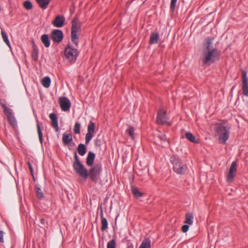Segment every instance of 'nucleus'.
<instances>
[{
  "instance_id": "obj_44",
  "label": "nucleus",
  "mask_w": 248,
  "mask_h": 248,
  "mask_svg": "<svg viewBox=\"0 0 248 248\" xmlns=\"http://www.w3.org/2000/svg\"><path fill=\"white\" fill-rule=\"evenodd\" d=\"M3 232L1 231H0V243L3 242Z\"/></svg>"
},
{
  "instance_id": "obj_32",
  "label": "nucleus",
  "mask_w": 248,
  "mask_h": 248,
  "mask_svg": "<svg viewBox=\"0 0 248 248\" xmlns=\"http://www.w3.org/2000/svg\"><path fill=\"white\" fill-rule=\"evenodd\" d=\"M126 131L132 139H134V128L133 127L129 126V128L126 130Z\"/></svg>"
},
{
  "instance_id": "obj_39",
  "label": "nucleus",
  "mask_w": 248,
  "mask_h": 248,
  "mask_svg": "<svg viewBox=\"0 0 248 248\" xmlns=\"http://www.w3.org/2000/svg\"><path fill=\"white\" fill-rule=\"evenodd\" d=\"M0 105L3 109L4 113L6 112V109H11L10 108L7 107L2 102L1 100H0Z\"/></svg>"
},
{
  "instance_id": "obj_10",
  "label": "nucleus",
  "mask_w": 248,
  "mask_h": 248,
  "mask_svg": "<svg viewBox=\"0 0 248 248\" xmlns=\"http://www.w3.org/2000/svg\"><path fill=\"white\" fill-rule=\"evenodd\" d=\"M4 114L7 117L9 124L14 128H16L17 126V122L12 113V109L7 108Z\"/></svg>"
},
{
  "instance_id": "obj_15",
  "label": "nucleus",
  "mask_w": 248,
  "mask_h": 248,
  "mask_svg": "<svg viewBox=\"0 0 248 248\" xmlns=\"http://www.w3.org/2000/svg\"><path fill=\"white\" fill-rule=\"evenodd\" d=\"M65 18L63 16H57L52 24L55 27L61 28L63 26Z\"/></svg>"
},
{
  "instance_id": "obj_30",
  "label": "nucleus",
  "mask_w": 248,
  "mask_h": 248,
  "mask_svg": "<svg viewBox=\"0 0 248 248\" xmlns=\"http://www.w3.org/2000/svg\"><path fill=\"white\" fill-rule=\"evenodd\" d=\"M38 50L37 47L34 46L33 49L31 53V57L32 59L34 61H37L38 60Z\"/></svg>"
},
{
  "instance_id": "obj_49",
  "label": "nucleus",
  "mask_w": 248,
  "mask_h": 248,
  "mask_svg": "<svg viewBox=\"0 0 248 248\" xmlns=\"http://www.w3.org/2000/svg\"><path fill=\"white\" fill-rule=\"evenodd\" d=\"M234 88V87H232V90Z\"/></svg>"
},
{
  "instance_id": "obj_8",
  "label": "nucleus",
  "mask_w": 248,
  "mask_h": 248,
  "mask_svg": "<svg viewBox=\"0 0 248 248\" xmlns=\"http://www.w3.org/2000/svg\"><path fill=\"white\" fill-rule=\"evenodd\" d=\"M168 119L166 111L162 109L159 110L156 119L157 123L161 124H166L168 125H170V124L168 123Z\"/></svg>"
},
{
  "instance_id": "obj_2",
  "label": "nucleus",
  "mask_w": 248,
  "mask_h": 248,
  "mask_svg": "<svg viewBox=\"0 0 248 248\" xmlns=\"http://www.w3.org/2000/svg\"><path fill=\"white\" fill-rule=\"evenodd\" d=\"M215 132L216 135L218 137L219 142L223 144H226L229 138V128L223 124H218L216 125Z\"/></svg>"
},
{
  "instance_id": "obj_1",
  "label": "nucleus",
  "mask_w": 248,
  "mask_h": 248,
  "mask_svg": "<svg viewBox=\"0 0 248 248\" xmlns=\"http://www.w3.org/2000/svg\"><path fill=\"white\" fill-rule=\"evenodd\" d=\"M213 40L214 38L209 37L203 43L201 60L203 64L206 66H209L214 63L220 54V51L218 49L213 48Z\"/></svg>"
},
{
  "instance_id": "obj_29",
  "label": "nucleus",
  "mask_w": 248,
  "mask_h": 248,
  "mask_svg": "<svg viewBox=\"0 0 248 248\" xmlns=\"http://www.w3.org/2000/svg\"><path fill=\"white\" fill-rule=\"evenodd\" d=\"M131 190L133 194L136 198H138L142 195V193L137 187L132 186Z\"/></svg>"
},
{
  "instance_id": "obj_35",
  "label": "nucleus",
  "mask_w": 248,
  "mask_h": 248,
  "mask_svg": "<svg viewBox=\"0 0 248 248\" xmlns=\"http://www.w3.org/2000/svg\"><path fill=\"white\" fill-rule=\"evenodd\" d=\"M107 248H116V243L115 240H111L108 243Z\"/></svg>"
},
{
  "instance_id": "obj_34",
  "label": "nucleus",
  "mask_w": 248,
  "mask_h": 248,
  "mask_svg": "<svg viewBox=\"0 0 248 248\" xmlns=\"http://www.w3.org/2000/svg\"><path fill=\"white\" fill-rule=\"evenodd\" d=\"M24 7L27 9V10H31L32 7V5L31 3L28 0L25 1L23 3Z\"/></svg>"
},
{
  "instance_id": "obj_24",
  "label": "nucleus",
  "mask_w": 248,
  "mask_h": 248,
  "mask_svg": "<svg viewBox=\"0 0 248 248\" xmlns=\"http://www.w3.org/2000/svg\"><path fill=\"white\" fill-rule=\"evenodd\" d=\"M185 137L190 142L198 143L199 141L196 140L195 137L190 132H186Z\"/></svg>"
},
{
  "instance_id": "obj_26",
  "label": "nucleus",
  "mask_w": 248,
  "mask_h": 248,
  "mask_svg": "<svg viewBox=\"0 0 248 248\" xmlns=\"http://www.w3.org/2000/svg\"><path fill=\"white\" fill-rule=\"evenodd\" d=\"M139 248H151V241L150 239L146 238L143 240Z\"/></svg>"
},
{
  "instance_id": "obj_19",
  "label": "nucleus",
  "mask_w": 248,
  "mask_h": 248,
  "mask_svg": "<svg viewBox=\"0 0 248 248\" xmlns=\"http://www.w3.org/2000/svg\"><path fill=\"white\" fill-rule=\"evenodd\" d=\"M159 38V36L158 33L153 32L151 33L149 44H154L157 43Z\"/></svg>"
},
{
  "instance_id": "obj_12",
  "label": "nucleus",
  "mask_w": 248,
  "mask_h": 248,
  "mask_svg": "<svg viewBox=\"0 0 248 248\" xmlns=\"http://www.w3.org/2000/svg\"><path fill=\"white\" fill-rule=\"evenodd\" d=\"M95 130V124L90 122L88 126V132L86 135L85 141L86 143H88L93 137V134Z\"/></svg>"
},
{
  "instance_id": "obj_3",
  "label": "nucleus",
  "mask_w": 248,
  "mask_h": 248,
  "mask_svg": "<svg viewBox=\"0 0 248 248\" xmlns=\"http://www.w3.org/2000/svg\"><path fill=\"white\" fill-rule=\"evenodd\" d=\"M171 162L173 165V170L175 172L179 174H184L186 171L187 166L182 160L176 156L171 158Z\"/></svg>"
},
{
  "instance_id": "obj_31",
  "label": "nucleus",
  "mask_w": 248,
  "mask_h": 248,
  "mask_svg": "<svg viewBox=\"0 0 248 248\" xmlns=\"http://www.w3.org/2000/svg\"><path fill=\"white\" fill-rule=\"evenodd\" d=\"M101 229L102 231L105 230L108 227V221L106 218L105 217H102V219H101Z\"/></svg>"
},
{
  "instance_id": "obj_4",
  "label": "nucleus",
  "mask_w": 248,
  "mask_h": 248,
  "mask_svg": "<svg viewBox=\"0 0 248 248\" xmlns=\"http://www.w3.org/2000/svg\"><path fill=\"white\" fill-rule=\"evenodd\" d=\"M80 23L76 18H74L72 21L71 39L76 46L78 45V38L77 33L79 31Z\"/></svg>"
},
{
  "instance_id": "obj_20",
  "label": "nucleus",
  "mask_w": 248,
  "mask_h": 248,
  "mask_svg": "<svg viewBox=\"0 0 248 248\" xmlns=\"http://www.w3.org/2000/svg\"><path fill=\"white\" fill-rule=\"evenodd\" d=\"M41 41L46 47H48L50 46V41L47 34H43L41 36Z\"/></svg>"
},
{
  "instance_id": "obj_47",
  "label": "nucleus",
  "mask_w": 248,
  "mask_h": 248,
  "mask_svg": "<svg viewBox=\"0 0 248 248\" xmlns=\"http://www.w3.org/2000/svg\"><path fill=\"white\" fill-rule=\"evenodd\" d=\"M95 144H96L97 145H98V146H99V145H100V144L99 143V142H98V140H96V141Z\"/></svg>"
},
{
  "instance_id": "obj_7",
  "label": "nucleus",
  "mask_w": 248,
  "mask_h": 248,
  "mask_svg": "<svg viewBox=\"0 0 248 248\" xmlns=\"http://www.w3.org/2000/svg\"><path fill=\"white\" fill-rule=\"evenodd\" d=\"M73 167L75 171L81 177L85 179L88 177V171L81 163L78 164H73Z\"/></svg>"
},
{
  "instance_id": "obj_9",
  "label": "nucleus",
  "mask_w": 248,
  "mask_h": 248,
  "mask_svg": "<svg viewBox=\"0 0 248 248\" xmlns=\"http://www.w3.org/2000/svg\"><path fill=\"white\" fill-rule=\"evenodd\" d=\"M242 73V89L243 94L247 97H248V78L247 75V72L243 70Z\"/></svg>"
},
{
  "instance_id": "obj_17",
  "label": "nucleus",
  "mask_w": 248,
  "mask_h": 248,
  "mask_svg": "<svg viewBox=\"0 0 248 248\" xmlns=\"http://www.w3.org/2000/svg\"><path fill=\"white\" fill-rule=\"evenodd\" d=\"M72 136L71 134L64 133L62 135V142L64 145H67L72 141Z\"/></svg>"
},
{
  "instance_id": "obj_42",
  "label": "nucleus",
  "mask_w": 248,
  "mask_h": 248,
  "mask_svg": "<svg viewBox=\"0 0 248 248\" xmlns=\"http://www.w3.org/2000/svg\"><path fill=\"white\" fill-rule=\"evenodd\" d=\"M45 220L44 218H40V223L39 224V226L40 227H44L45 226Z\"/></svg>"
},
{
  "instance_id": "obj_11",
  "label": "nucleus",
  "mask_w": 248,
  "mask_h": 248,
  "mask_svg": "<svg viewBox=\"0 0 248 248\" xmlns=\"http://www.w3.org/2000/svg\"><path fill=\"white\" fill-rule=\"evenodd\" d=\"M59 104L62 109L64 111H67L69 110L71 107V102L70 100L65 97H61L59 99Z\"/></svg>"
},
{
  "instance_id": "obj_25",
  "label": "nucleus",
  "mask_w": 248,
  "mask_h": 248,
  "mask_svg": "<svg viewBox=\"0 0 248 248\" xmlns=\"http://www.w3.org/2000/svg\"><path fill=\"white\" fill-rule=\"evenodd\" d=\"M78 153L81 156L84 155L86 153V148L84 144L80 143L78 147Z\"/></svg>"
},
{
  "instance_id": "obj_33",
  "label": "nucleus",
  "mask_w": 248,
  "mask_h": 248,
  "mask_svg": "<svg viewBox=\"0 0 248 248\" xmlns=\"http://www.w3.org/2000/svg\"><path fill=\"white\" fill-rule=\"evenodd\" d=\"M80 124L78 123H76L74 128V132L75 134H79L80 133Z\"/></svg>"
},
{
  "instance_id": "obj_16",
  "label": "nucleus",
  "mask_w": 248,
  "mask_h": 248,
  "mask_svg": "<svg viewBox=\"0 0 248 248\" xmlns=\"http://www.w3.org/2000/svg\"><path fill=\"white\" fill-rule=\"evenodd\" d=\"M49 118L51 121L52 127H54L56 132H58L59 130V126L56 115L55 113H51L49 115Z\"/></svg>"
},
{
  "instance_id": "obj_28",
  "label": "nucleus",
  "mask_w": 248,
  "mask_h": 248,
  "mask_svg": "<svg viewBox=\"0 0 248 248\" xmlns=\"http://www.w3.org/2000/svg\"><path fill=\"white\" fill-rule=\"evenodd\" d=\"M42 82L44 87L48 88L50 86L51 80L48 77H46L42 79Z\"/></svg>"
},
{
  "instance_id": "obj_41",
  "label": "nucleus",
  "mask_w": 248,
  "mask_h": 248,
  "mask_svg": "<svg viewBox=\"0 0 248 248\" xmlns=\"http://www.w3.org/2000/svg\"><path fill=\"white\" fill-rule=\"evenodd\" d=\"M176 1H177V0H171L170 7L172 10L174 9L175 7Z\"/></svg>"
},
{
  "instance_id": "obj_46",
  "label": "nucleus",
  "mask_w": 248,
  "mask_h": 248,
  "mask_svg": "<svg viewBox=\"0 0 248 248\" xmlns=\"http://www.w3.org/2000/svg\"><path fill=\"white\" fill-rule=\"evenodd\" d=\"M100 216H101V219H102V217H103V213L102 210L101 211Z\"/></svg>"
},
{
  "instance_id": "obj_36",
  "label": "nucleus",
  "mask_w": 248,
  "mask_h": 248,
  "mask_svg": "<svg viewBox=\"0 0 248 248\" xmlns=\"http://www.w3.org/2000/svg\"><path fill=\"white\" fill-rule=\"evenodd\" d=\"M36 189L37 197L39 199L42 198L43 197V194L41 188L40 187H37Z\"/></svg>"
},
{
  "instance_id": "obj_6",
  "label": "nucleus",
  "mask_w": 248,
  "mask_h": 248,
  "mask_svg": "<svg viewBox=\"0 0 248 248\" xmlns=\"http://www.w3.org/2000/svg\"><path fill=\"white\" fill-rule=\"evenodd\" d=\"M64 54L66 59L70 62H74L77 59L78 52L77 49L68 46L65 49Z\"/></svg>"
},
{
  "instance_id": "obj_21",
  "label": "nucleus",
  "mask_w": 248,
  "mask_h": 248,
  "mask_svg": "<svg viewBox=\"0 0 248 248\" xmlns=\"http://www.w3.org/2000/svg\"><path fill=\"white\" fill-rule=\"evenodd\" d=\"M39 6L45 9L50 2V0H36Z\"/></svg>"
},
{
  "instance_id": "obj_43",
  "label": "nucleus",
  "mask_w": 248,
  "mask_h": 248,
  "mask_svg": "<svg viewBox=\"0 0 248 248\" xmlns=\"http://www.w3.org/2000/svg\"><path fill=\"white\" fill-rule=\"evenodd\" d=\"M28 166L29 167V168L30 169V172H31V175L33 177V168H32V167L31 166V163L30 162H28Z\"/></svg>"
},
{
  "instance_id": "obj_50",
  "label": "nucleus",
  "mask_w": 248,
  "mask_h": 248,
  "mask_svg": "<svg viewBox=\"0 0 248 248\" xmlns=\"http://www.w3.org/2000/svg\"><path fill=\"white\" fill-rule=\"evenodd\" d=\"M117 217L115 218V221L116 220Z\"/></svg>"
},
{
  "instance_id": "obj_13",
  "label": "nucleus",
  "mask_w": 248,
  "mask_h": 248,
  "mask_svg": "<svg viewBox=\"0 0 248 248\" xmlns=\"http://www.w3.org/2000/svg\"><path fill=\"white\" fill-rule=\"evenodd\" d=\"M236 163L235 161L232 162L227 176V181L231 183L232 182L235 173L236 171Z\"/></svg>"
},
{
  "instance_id": "obj_14",
  "label": "nucleus",
  "mask_w": 248,
  "mask_h": 248,
  "mask_svg": "<svg viewBox=\"0 0 248 248\" xmlns=\"http://www.w3.org/2000/svg\"><path fill=\"white\" fill-rule=\"evenodd\" d=\"M51 37L54 42L60 43L62 40L63 34L61 30H54L52 32Z\"/></svg>"
},
{
  "instance_id": "obj_23",
  "label": "nucleus",
  "mask_w": 248,
  "mask_h": 248,
  "mask_svg": "<svg viewBox=\"0 0 248 248\" xmlns=\"http://www.w3.org/2000/svg\"><path fill=\"white\" fill-rule=\"evenodd\" d=\"M1 34L3 41L5 43V44L7 45V46L11 50L12 47H11L10 42L9 41V39L8 38V36L6 34V33L5 32V31L4 30H2L1 31Z\"/></svg>"
},
{
  "instance_id": "obj_5",
  "label": "nucleus",
  "mask_w": 248,
  "mask_h": 248,
  "mask_svg": "<svg viewBox=\"0 0 248 248\" xmlns=\"http://www.w3.org/2000/svg\"><path fill=\"white\" fill-rule=\"evenodd\" d=\"M101 171V166L100 164H96L93 168H92L88 173V177L91 179L96 182L99 179L100 172Z\"/></svg>"
},
{
  "instance_id": "obj_38",
  "label": "nucleus",
  "mask_w": 248,
  "mask_h": 248,
  "mask_svg": "<svg viewBox=\"0 0 248 248\" xmlns=\"http://www.w3.org/2000/svg\"><path fill=\"white\" fill-rule=\"evenodd\" d=\"M80 163L81 162L79 161L78 156L77 155L76 153H75L74 155V161L73 164H78Z\"/></svg>"
},
{
  "instance_id": "obj_22",
  "label": "nucleus",
  "mask_w": 248,
  "mask_h": 248,
  "mask_svg": "<svg viewBox=\"0 0 248 248\" xmlns=\"http://www.w3.org/2000/svg\"><path fill=\"white\" fill-rule=\"evenodd\" d=\"M193 218L194 217L192 214L189 213H186L184 223L188 225H191L193 222Z\"/></svg>"
},
{
  "instance_id": "obj_27",
  "label": "nucleus",
  "mask_w": 248,
  "mask_h": 248,
  "mask_svg": "<svg viewBox=\"0 0 248 248\" xmlns=\"http://www.w3.org/2000/svg\"><path fill=\"white\" fill-rule=\"evenodd\" d=\"M36 125H37V132L39 136V139L40 142L42 143L43 142V133L42 132L41 127L39 124V121L37 119H36Z\"/></svg>"
},
{
  "instance_id": "obj_48",
  "label": "nucleus",
  "mask_w": 248,
  "mask_h": 248,
  "mask_svg": "<svg viewBox=\"0 0 248 248\" xmlns=\"http://www.w3.org/2000/svg\"><path fill=\"white\" fill-rule=\"evenodd\" d=\"M95 144H96L97 145H98V146H99V145H100V144L99 143V142H98V140H96V141Z\"/></svg>"
},
{
  "instance_id": "obj_45",
  "label": "nucleus",
  "mask_w": 248,
  "mask_h": 248,
  "mask_svg": "<svg viewBox=\"0 0 248 248\" xmlns=\"http://www.w3.org/2000/svg\"><path fill=\"white\" fill-rule=\"evenodd\" d=\"M127 248H133V246L132 244H130L127 245Z\"/></svg>"
},
{
  "instance_id": "obj_18",
  "label": "nucleus",
  "mask_w": 248,
  "mask_h": 248,
  "mask_svg": "<svg viewBox=\"0 0 248 248\" xmlns=\"http://www.w3.org/2000/svg\"><path fill=\"white\" fill-rule=\"evenodd\" d=\"M95 158V154L93 152H89L86 159V164L89 166H91L93 163Z\"/></svg>"
},
{
  "instance_id": "obj_40",
  "label": "nucleus",
  "mask_w": 248,
  "mask_h": 248,
  "mask_svg": "<svg viewBox=\"0 0 248 248\" xmlns=\"http://www.w3.org/2000/svg\"><path fill=\"white\" fill-rule=\"evenodd\" d=\"M189 229V226L187 224L183 225L182 227V231L183 232H186Z\"/></svg>"
},
{
  "instance_id": "obj_37",
  "label": "nucleus",
  "mask_w": 248,
  "mask_h": 248,
  "mask_svg": "<svg viewBox=\"0 0 248 248\" xmlns=\"http://www.w3.org/2000/svg\"><path fill=\"white\" fill-rule=\"evenodd\" d=\"M157 138L160 140L161 141L165 142L167 140L165 135L160 132L158 134Z\"/></svg>"
}]
</instances>
